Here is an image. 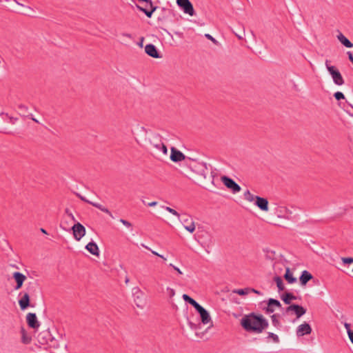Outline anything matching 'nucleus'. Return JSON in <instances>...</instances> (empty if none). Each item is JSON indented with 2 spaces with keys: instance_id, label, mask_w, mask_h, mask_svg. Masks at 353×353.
Returning <instances> with one entry per match:
<instances>
[{
  "instance_id": "obj_1",
  "label": "nucleus",
  "mask_w": 353,
  "mask_h": 353,
  "mask_svg": "<svg viewBox=\"0 0 353 353\" xmlns=\"http://www.w3.org/2000/svg\"><path fill=\"white\" fill-rule=\"evenodd\" d=\"M187 165L195 174L196 183L201 187L210 190L214 184V175L211 168H208L205 163L199 162L196 159L188 158Z\"/></svg>"
},
{
  "instance_id": "obj_2",
  "label": "nucleus",
  "mask_w": 353,
  "mask_h": 353,
  "mask_svg": "<svg viewBox=\"0 0 353 353\" xmlns=\"http://www.w3.org/2000/svg\"><path fill=\"white\" fill-rule=\"evenodd\" d=\"M241 327L248 332L260 334L269 325L268 320L261 314L251 312L241 319Z\"/></svg>"
},
{
  "instance_id": "obj_3",
  "label": "nucleus",
  "mask_w": 353,
  "mask_h": 353,
  "mask_svg": "<svg viewBox=\"0 0 353 353\" xmlns=\"http://www.w3.org/2000/svg\"><path fill=\"white\" fill-rule=\"evenodd\" d=\"M150 143L157 153L164 156L168 154V148L162 141L161 136L159 134H152L150 138Z\"/></svg>"
},
{
  "instance_id": "obj_4",
  "label": "nucleus",
  "mask_w": 353,
  "mask_h": 353,
  "mask_svg": "<svg viewBox=\"0 0 353 353\" xmlns=\"http://www.w3.org/2000/svg\"><path fill=\"white\" fill-rule=\"evenodd\" d=\"M37 285L35 282H30L28 283L26 292L23 293V295L19 300V305L21 310L27 309L28 307H34L30 304V294H32L34 290V287Z\"/></svg>"
},
{
  "instance_id": "obj_5",
  "label": "nucleus",
  "mask_w": 353,
  "mask_h": 353,
  "mask_svg": "<svg viewBox=\"0 0 353 353\" xmlns=\"http://www.w3.org/2000/svg\"><path fill=\"white\" fill-rule=\"evenodd\" d=\"M330 61H325V66L332 77L334 83L337 85H342L344 83V79L340 71L334 65L330 64Z\"/></svg>"
},
{
  "instance_id": "obj_6",
  "label": "nucleus",
  "mask_w": 353,
  "mask_h": 353,
  "mask_svg": "<svg viewBox=\"0 0 353 353\" xmlns=\"http://www.w3.org/2000/svg\"><path fill=\"white\" fill-rule=\"evenodd\" d=\"M221 179L224 185L227 188L230 189L233 193L240 192V185L237 184L232 178L228 176H222Z\"/></svg>"
},
{
  "instance_id": "obj_7",
  "label": "nucleus",
  "mask_w": 353,
  "mask_h": 353,
  "mask_svg": "<svg viewBox=\"0 0 353 353\" xmlns=\"http://www.w3.org/2000/svg\"><path fill=\"white\" fill-rule=\"evenodd\" d=\"M176 3L185 14L190 16L195 14L193 5L190 0H176Z\"/></svg>"
},
{
  "instance_id": "obj_8",
  "label": "nucleus",
  "mask_w": 353,
  "mask_h": 353,
  "mask_svg": "<svg viewBox=\"0 0 353 353\" xmlns=\"http://www.w3.org/2000/svg\"><path fill=\"white\" fill-rule=\"evenodd\" d=\"M170 150H171L170 159L172 161H173L174 163H178V162L185 160L186 163H187V162H189L188 161L189 157H185V154L183 152H181L180 150H179L178 149H176L174 147H171Z\"/></svg>"
},
{
  "instance_id": "obj_9",
  "label": "nucleus",
  "mask_w": 353,
  "mask_h": 353,
  "mask_svg": "<svg viewBox=\"0 0 353 353\" xmlns=\"http://www.w3.org/2000/svg\"><path fill=\"white\" fill-rule=\"evenodd\" d=\"M71 230H72L73 236L77 241H80L85 234V228L79 222L74 223Z\"/></svg>"
},
{
  "instance_id": "obj_10",
  "label": "nucleus",
  "mask_w": 353,
  "mask_h": 353,
  "mask_svg": "<svg viewBox=\"0 0 353 353\" xmlns=\"http://www.w3.org/2000/svg\"><path fill=\"white\" fill-rule=\"evenodd\" d=\"M134 301L137 307L143 308L145 305V299H143V293L139 288H133Z\"/></svg>"
},
{
  "instance_id": "obj_11",
  "label": "nucleus",
  "mask_w": 353,
  "mask_h": 353,
  "mask_svg": "<svg viewBox=\"0 0 353 353\" xmlns=\"http://www.w3.org/2000/svg\"><path fill=\"white\" fill-rule=\"evenodd\" d=\"M26 322L28 327L34 330H38L40 326V323L35 313H28L26 316Z\"/></svg>"
},
{
  "instance_id": "obj_12",
  "label": "nucleus",
  "mask_w": 353,
  "mask_h": 353,
  "mask_svg": "<svg viewBox=\"0 0 353 353\" xmlns=\"http://www.w3.org/2000/svg\"><path fill=\"white\" fill-rule=\"evenodd\" d=\"M145 52L148 56L152 58L159 59L162 57L157 47L152 43H149L145 46Z\"/></svg>"
},
{
  "instance_id": "obj_13",
  "label": "nucleus",
  "mask_w": 353,
  "mask_h": 353,
  "mask_svg": "<svg viewBox=\"0 0 353 353\" xmlns=\"http://www.w3.org/2000/svg\"><path fill=\"white\" fill-rule=\"evenodd\" d=\"M196 311L199 314L201 321L203 324H207L211 321L210 313L201 305L196 307Z\"/></svg>"
},
{
  "instance_id": "obj_14",
  "label": "nucleus",
  "mask_w": 353,
  "mask_h": 353,
  "mask_svg": "<svg viewBox=\"0 0 353 353\" xmlns=\"http://www.w3.org/2000/svg\"><path fill=\"white\" fill-rule=\"evenodd\" d=\"M267 307L263 308L267 314L273 313L274 311V307H281L280 301L272 298H270L267 301Z\"/></svg>"
},
{
  "instance_id": "obj_15",
  "label": "nucleus",
  "mask_w": 353,
  "mask_h": 353,
  "mask_svg": "<svg viewBox=\"0 0 353 353\" xmlns=\"http://www.w3.org/2000/svg\"><path fill=\"white\" fill-rule=\"evenodd\" d=\"M12 277L16 282L14 286L15 290H19L22 288L24 281L26 280V276L19 272H14L12 274Z\"/></svg>"
},
{
  "instance_id": "obj_16",
  "label": "nucleus",
  "mask_w": 353,
  "mask_h": 353,
  "mask_svg": "<svg viewBox=\"0 0 353 353\" xmlns=\"http://www.w3.org/2000/svg\"><path fill=\"white\" fill-rule=\"evenodd\" d=\"M183 217L181 221L184 225L185 229L190 233H193L195 230V225L191 217Z\"/></svg>"
},
{
  "instance_id": "obj_17",
  "label": "nucleus",
  "mask_w": 353,
  "mask_h": 353,
  "mask_svg": "<svg viewBox=\"0 0 353 353\" xmlns=\"http://www.w3.org/2000/svg\"><path fill=\"white\" fill-rule=\"evenodd\" d=\"M312 332V327L307 323H304L300 325L296 330L298 336H303L304 335L310 334Z\"/></svg>"
},
{
  "instance_id": "obj_18",
  "label": "nucleus",
  "mask_w": 353,
  "mask_h": 353,
  "mask_svg": "<svg viewBox=\"0 0 353 353\" xmlns=\"http://www.w3.org/2000/svg\"><path fill=\"white\" fill-rule=\"evenodd\" d=\"M148 6H150V10H148L146 8H143L138 4H136V7L139 10L143 12L148 18H151L154 12L157 9V6H154L152 1L151 3H147L145 7H147Z\"/></svg>"
},
{
  "instance_id": "obj_19",
  "label": "nucleus",
  "mask_w": 353,
  "mask_h": 353,
  "mask_svg": "<svg viewBox=\"0 0 353 353\" xmlns=\"http://www.w3.org/2000/svg\"><path fill=\"white\" fill-rule=\"evenodd\" d=\"M254 204L262 211L267 212L269 210V203L268 199L265 198L258 196L254 201Z\"/></svg>"
},
{
  "instance_id": "obj_20",
  "label": "nucleus",
  "mask_w": 353,
  "mask_h": 353,
  "mask_svg": "<svg viewBox=\"0 0 353 353\" xmlns=\"http://www.w3.org/2000/svg\"><path fill=\"white\" fill-rule=\"evenodd\" d=\"M281 300L284 302L286 305L291 304L292 301L296 300V299H301V297L296 296L293 293L290 292H285L281 296Z\"/></svg>"
},
{
  "instance_id": "obj_21",
  "label": "nucleus",
  "mask_w": 353,
  "mask_h": 353,
  "mask_svg": "<svg viewBox=\"0 0 353 353\" xmlns=\"http://www.w3.org/2000/svg\"><path fill=\"white\" fill-rule=\"evenodd\" d=\"M313 279L312 274L307 270H303L299 277V281L301 285L305 286L309 281Z\"/></svg>"
},
{
  "instance_id": "obj_22",
  "label": "nucleus",
  "mask_w": 353,
  "mask_h": 353,
  "mask_svg": "<svg viewBox=\"0 0 353 353\" xmlns=\"http://www.w3.org/2000/svg\"><path fill=\"white\" fill-rule=\"evenodd\" d=\"M85 249L92 255L99 256V249L97 243L94 241H91L85 245Z\"/></svg>"
},
{
  "instance_id": "obj_23",
  "label": "nucleus",
  "mask_w": 353,
  "mask_h": 353,
  "mask_svg": "<svg viewBox=\"0 0 353 353\" xmlns=\"http://www.w3.org/2000/svg\"><path fill=\"white\" fill-rule=\"evenodd\" d=\"M18 110L20 111V114L23 117H27L29 119H32L36 123H39V121L34 118L33 115L32 114H26L28 113V107L26 105L23 104H19L18 105Z\"/></svg>"
},
{
  "instance_id": "obj_24",
  "label": "nucleus",
  "mask_w": 353,
  "mask_h": 353,
  "mask_svg": "<svg viewBox=\"0 0 353 353\" xmlns=\"http://www.w3.org/2000/svg\"><path fill=\"white\" fill-rule=\"evenodd\" d=\"M283 278L288 283H290V284H292V283H294L296 282V278L293 276V274L291 272L290 268H286Z\"/></svg>"
},
{
  "instance_id": "obj_25",
  "label": "nucleus",
  "mask_w": 353,
  "mask_h": 353,
  "mask_svg": "<svg viewBox=\"0 0 353 353\" xmlns=\"http://www.w3.org/2000/svg\"><path fill=\"white\" fill-rule=\"evenodd\" d=\"M307 310L302 305L294 304V308L293 312L296 314V319L301 318L303 315L306 313Z\"/></svg>"
},
{
  "instance_id": "obj_26",
  "label": "nucleus",
  "mask_w": 353,
  "mask_h": 353,
  "mask_svg": "<svg viewBox=\"0 0 353 353\" xmlns=\"http://www.w3.org/2000/svg\"><path fill=\"white\" fill-rule=\"evenodd\" d=\"M338 39L339 41L346 48H352L353 43L347 38L345 37L341 32L337 36Z\"/></svg>"
},
{
  "instance_id": "obj_27",
  "label": "nucleus",
  "mask_w": 353,
  "mask_h": 353,
  "mask_svg": "<svg viewBox=\"0 0 353 353\" xmlns=\"http://www.w3.org/2000/svg\"><path fill=\"white\" fill-rule=\"evenodd\" d=\"M21 342L23 344H29L32 341L31 336H28L23 327H21Z\"/></svg>"
},
{
  "instance_id": "obj_28",
  "label": "nucleus",
  "mask_w": 353,
  "mask_h": 353,
  "mask_svg": "<svg viewBox=\"0 0 353 353\" xmlns=\"http://www.w3.org/2000/svg\"><path fill=\"white\" fill-rule=\"evenodd\" d=\"M273 281L276 283V286L278 288V291L279 292L285 290L284 283L281 276L278 275L274 276L273 278Z\"/></svg>"
},
{
  "instance_id": "obj_29",
  "label": "nucleus",
  "mask_w": 353,
  "mask_h": 353,
  "mask_svg": "<svg viewBox=\"0 0 353 353\" xmlns=\"http://www.w3.org/2000/svg\"><path fill=\"white\" fill-rule=\"evenodd\" d=\"M183 299L188 303L190 304L192 306H193L194 307V309L196 310V307H198L200 304H199L194 299H192V297H190L189 295L186 294H184L183 295Z\"/></svg>"
},
{
  "instance_id": "obj_30",
  "label": "nucleus",
  "mask_w": 353,
  "mask_h": 353,
  "mask_svg": "<svg viewBox=\"0 0 353 353\" xmlns=\"http://www.w3.org/2000/svg\"><path fill=\"white\" fill-rule=\"evenodd\" d=\"M48 337V339L50 338V336L48 332H41L38 335V341L41 344H45L48 343V339L46 337Z\"/></svg>"
},
{
  "instance_id": "obj_31",
  "label": "nucleus",
  "mask_w": 353,
  "mask_h": 353,
  "mask_svg": "<svg viewBox=\"0 0 353 353\" xmlns=\"http://www.w3.org/2000/svg\"><path fill=\"white\" fill-rule=\"evenodd\" d=\"M92 205L98 208L99 210H100L101 211L109 214L111 217L113 218L112 216V214L111 213V212L106 208L103 207L102 205L98 203H92Z\"/></svg>"
},
{
  "instance_id": "obj_32",
  "label": "nucleus",
  "mask_w": 353,
  "mask_h": 353,
  "mask_svg": "<svg viewBox=\"0 0 353 353\" xmlns=\"http://www.w3.org/2000/svg\"><path fill=\"white\" fill-rule=\"evenodd\" d=\"M258 196H255L254 194H252L250 190H247L244 192V198L245 199L252 202V201H255V200L256 199Z\"/></svg>"
},
{
  "instance_id": "obj_33",
  "label": "nucleus",
  "mask_w": 353,
  "mask_h": 353,
  "mask_svg": "<svg viewBox=\"0 0 353 353\" xmlns=\"http://www.w3.org/2000/svg\"><path fill=\"white\" fill-rule=\"evenodd\" d=\"M233 292L240 296H244L250 292V288L234 290Z\"/></svg>"
},
{
  "instance_id": "obj_34",
  "label": "nucleus",
  "mask_w": 353,
  "mask_h": 353,
  "mask_svg": "<svg viewBox=\"0 0 353 353\" xmlns=\"http://www.w3.org/2000/svg\"><path fill=\"white\" fill-rule=\"evenodd\" d=\"M14 1L18 4V5L24 7V8H25V9H24V10H22V11L19 12V13L23 14H28L30 12V11H32V9L30 6H23V4H21V3H19L17 0H14Z\"/></svg>"
},
{
  "instance_id": "obj_35",
  "label": "nucleus",
  "mask_w": 353,
  "mask_h": 353,
  "mask_svg": "<svg viewBox=\"0 0 353 353\" xmlns=\"http://www.w3.org/2000/svg\"><path fill=\"white\" fill-rule=\"evenodd\" d=\"M279 316V314H273L271 316V319H272V324L275 326V327H279L280 326V322L278 319V317Z\"/></svg>"
},
{
  "instance_id": "obj_36",
  "label": "nucleus",
  "mask_w": 353,
  "mask_h": 353,
  "mask_svg": "<svg viewBox=\"0 0 353 353\" xmlns=\"http://www.w3.org/2000/svg\"><path fill=\"white\" fill-rule=\"evenodd\" d=\"M267 338L268 339H272L274 343H279V336L276 334H274L272 332H268Z\"/></svg>"
},
{
  "instance_id": "obj_37",
  "label": "nucleus",
  "mask_w": 353,
  "mask_h": 353,
  "mask_svg": "<svg viewBox=\"0 0 353 353\" xmlns=\"http://www.w3.org/2000/svg\"><path fill=\"white\" fill-rule=\"evenodd\" d=\"M333 96H334V97L335 98V99H336V101H340V100H341V99H345V96H344L343 93V92H339V91L336 92L334 94V95H333Z\"/></svg>"
},
{
  "instance_id": "obj_38",
  "label": "nucleus",
  "mask_w": 353,
  "mask_h": 353,
  "mask_svg": "<svg viewBox=\"0 0 353 353\" xmlns=\"http://www.w3.org/2000/svg\"><path fill=\"white\" fill-rule=\"evenodd\" d=\"M76 196L80 199L82 201L85 202V203H89L90 205H92V203H93L94 202L91 201H89L88 200L85 196H82L81 194H80L79 193H75Z\"/></svg>"
},
{
  "instance_id": "obj_39",
  "label": "nucleus",
  "mask_w": 353,
  "mask_h": 353,
  "mask_svg": "<svg viewBox=\"0 0 353 353\" xmlns=\"http://www.w3.org/2000/svg\"><path fill=\"white\" fill-rule=\"evenodd\" d=\"M341 259L344 264H351L353 263V257H343Z\"/></svg>"
},
{
  "instance_id": "obj_40",
  "label": "nucleus",
  "mask_w": 353,
  "mask_h": 353,
  "mask_svg": "<svg viewBox=\"0 0 353 353\" xmlns=\"http://www.w3.org/2000/svg\"><path fill=\"white\" fill-rule=\"evenodd\" d=\"M205 37L207 38L208 39L210 40L214 44H215V45L219 44V42L210 34H205Z\"/></svg>"
},
{
  "instance_id": "obj_41",
  "label": "nucleus",
  "mask_w": 353,
  "mask_h": 353,
  "mask_svg": "<svg viewBox=\"0 0 353 353\" xmlns=\"http://www.w3.org/2000/svg\"><path fill=\"white\" fill-rule=\"evenodd\" d=\"M165 210L167 211H168L169 212H170L171 214L175 215V216H177L179 218L180 216L179 214L174 209L170 208V207H166L165 208Z\"/></svg>"
},
{
  "instance_id": "obj_42",
  "label": "nucleus",
  "mask_w": 353,
  "mask_h": 353,
  "mask_svg": "<svg viewBox=\"0 0 353 353\" xmlns=\"http://www.w3.org/2000/svg\"><path fill=\"white\" fill-rule=\"evenodd\" d=\"M294 304L295 303L290 304V305L285 308V313L288 314L290 312H293Z\"/></svg>"
},
{
  "instance_id": "obj_43",
  "label": "nucleus",
  "mask_w": 353,
  "mask_h": 353,
  "mask_svg": "<svg viewBox=\"0 0 353 353\" xmlns=\"http://www.w3.org/2000/svg\"><path fill=\"white\" fill-rule=\"evenodd\" d=\"M120 222L122 223L124 225L128 227V228H130L132 227V224L131 223H130L127 220H125V219H120Z\"/></svg>"
},
{
  "instance_id": "obj_44",
  "label": "nucleus",
  "mask_w": 353,
  "mask_h": 353,
  "mask_svg": "<svg viewBox=\"0 0 353 353\" xmlns=\"http://www.w3.org/2000/svg\"><path fill=\"white\" fill-rule=\"evenodd\" d=\"M190 327H191V329L192 330H197L199 327V324H195L191 321H189L188 323Z\"/></svg>"
},
{
  "instance_id": "obj_45",
  "label": "nucleus",
  "mask_w": 353,
  "mask_h": 353,
  "mask_svg": "<svg viewBox=\"0 0 353 353\" xmlns=\"http://www.w3.org/2000/svg\"><path fill=\"white\" fill-rule=\"evenodd\" d=\"M344 326H345V329H346V330H347V334H349V332H350L351 331H352V330H351V325H350V323H344Z\"/></svg>"
},
{
  "instance_id": "obj_46",
  "label": "nucleus",
  "mask_w": 353,
  "mask_h": 353,
  "mask_svg": "<svg viewBox=\"0 0 353 353\" xmlns=\"http://www.w3.org/2000/svg\"><path fill=\"white\" fill-rule=\"evenodd\" d=\"M347 54L348 56L349 60L351 61V63L353 64V54L351 52L348 51L347 52Z\"/></svg>"
},
{
  "instance_id": "obj_47",
  "label": "nucleus",
  "mask_w": 353,
  "mask_h": 353,
  "mask_svg": "<svg viewBox=\"0 0 353 353\" xmlns=\"http://www.w3.org/2000/svg\"><path fill=\"white\" fill-rule=\"evenodd\" d=\"M167 290H168V291H169V292H170V297H172V296H174V294H175V291H174L173 289L170 288H168Z\"/></svg>"
},
{
  "instance_id": "obj_48",
  "label": "nucleus",
  "mask_w": 353,
  "mask_h": 353,
  "mask_svg": "<svg viewBox=\"0 0 353 353\" xmlns=\"http://www.w3.org/2000/svg\"><path fill=\"white\" fill-rule=\"evenodd\" d=\"M170 266L172 267L174 270H176L179 274H182V272L177 267L174 266L172 263L170 264Z\"/></svg>"
},
{
  "instance_id": "obj_49",
  "label": "nucleus",
  "mask_w": 353,
  "mask_h": 353,
  "mask_svg": "<svg viewBox=\"0 0 353 353\" xmlns=\"http://www.w3.org/2000/svg\"><path fill=\"white\" fill-rule=\"evenodd\" d=\"M250 292H254V293H255L256 294H259V295L262 294V293L260 291H259V290H257L256 289H254V288H250Z\"/></svg>"
},
{
  "instance_id": "obj_50",
  "label": "nucleus",
  "mask_w": 353,
  "mask_h": 353,
  "mask_svg": "<svg viewBox=\"0 0 353 353\" xmlns=\"http://www.w3.org/2000/svg\"><path fill=\"white\" fill-rule=\"evenodd\" d=\"M348 336L351 342L353 343V330L349 332Z\"/></svg>"
},
{
  "instance_id": "obj_51",
  "label": "nucleus",
  "mask_w": 353,
  "mask_h": 353,
  "mask_svg": "<svg viewBox=\"0 0 353 353\" xmlns=\"http://www.w3.org/2000/svg\"><path fill=\"white\" fill-rule=\"evenodd\" d=\"M157 201H152L151 203H148L147 205L150 207H153V206H155L157 205Z\"/></svg>"
},
{
  "instance_id": "obj_52",
  "label": "nucleus",
  "mask_w": 353,
  "mask_h": 353,
  "mask_svg": "<svg viewBox=\"0 0 353 353\" xmlns=\"http://www.w3.org/2000/svg\"><path fill=\"white\" fill-rule=\"evenodd\" d=\"M122 36L126 37L129 39H132V35H131V34H129V33H122Z\"/></svg>"
},
{
  "instance_id": "obj_53",
  "label": "nucleus",
  "mask_w": 353,
  "mask_h": 353,
  "mask_svg": "<svg viewBox=\"0 0 353 353\" xmlns=\"http://www.w3.org/2000/svg\"><path fill=\"white\" fill-rule=\"evenodd\" d=\"M143 40H144V38L143 37H141V41L138 43V45L142 48L143 47Z\"/></svg>"
},
{
  "instance_id": "obj_54",
  "label": "nucleus",
  "mask_w": 353,
  "mask_h": 353,
  "mask_svg": "<svg viewBox=\"0 0 353 353\" xmlns=\"http://www.w3.org/2000/svg\"><path fill=\"white\" fill-rule=\"evenodd\" d=\"M69 216L70 218H71V219H72L73 221L77 222V221H76V219H75V218H74V216H73V214H72V212L69 214V216Z\"/></svg>"
},
{
  "instance_id": "obj_55",
  "label": "nucleus",
  "mask_w": 353,
  "mask_h": 353,
  "mask_svg": "<svg viewBox=\"0 0 353 353\" xmlns=\"http://www.w3.org/2000/svg\"><path fill=\"white\" fill-rule=\"evenodd\" d=\"M139 2H145L146 3H151V0H138Z\"/></svg>"
},
{
  "instance_id": "obj_56",
  "label": "nucleus",
  "mask_w": 353,
  "mask_h": 353,
  "mask_svg": "<svg viewBox=\"0 0 353 353\" xmlns=\"http://www.w3.org/2000/svg\"><path fill=\"white\" fill-rule=\"evenodd\" d=\"M40 231L43 233V234H48V232L47 231L44 229V228H40Z\"/></svg>"
},
{
  "instance_id": "obj_57",
  "label": "nucleus",
  "mask_w": 353,
  "mask_h": 353,
  "mask_svg": "<svg viewBox=\"0 0 353 353\" xmlns=\"http://www.w3.org/2000/svg\"><path fill=\"white\" fill-rule=\"evenodd\" d=\"M65 214H66L68 216H69V214H70V213H71V212L70 211V210H69L68 208H66V209L65 210Z\"/></svg>"
},
{
  "instance_id": "obj_58",
  "label": "nucleus",
  "mask_w": 353,
  "mask_h": 353,
  "mask_svg": "<svg viewBox=\"0 0 353 353\" xmlns=\"http://www.w3.org/2000/svg\"><path fill=\"white\" fill-rule=\"evenodd\" d=\"M236 36L238 37L239 39H243V36L240 35V34H236Z\"/></svg>"
},
{
  "instance_id": "obj_59",
  "label": "nucleus",
  "mask_w": 353,
  "mask_h": 353,
  "mask_svg": "<svg viewBox=\"0 0 353 353\" xmlns=\"http://www.w3.org/2000/svg\"><path fill=\"white\" fill-rule=\"evenodd\" d=\"M152 254L156 255V256H158L160 255L159 254H158L157 252H154V251H152Z\"/></svg>"
},
{
  "instance_id": "obj_60",
  "label": "nucleus",
  "mask_w": 353,
  "mask_h": 353,
  "mask_svg": "<svg viewBox=\"0 0 353 353\" xmlns=\"http://www.w3.org/2000/svg\"><path fill=\"white\" fill-rule=\"evenodd\" d=\"M159 256L160 258H161V259H163L164 261H165V260H166V259H165L163 255H161V254H160V255H159Z\"/></svg>"
},
{
  "instance_id": "obj_61",
  "label": "nucleus",
  "mask_w": 353,
  "mask_h": 353,
  "mask_svg": "<svg viewBox=\"0 0 353 353\" xmlns=\"http://www.w3.org/2000/svg\"><path fill=\"white\" fill-rule=\"evenodd\" d=\"M129 281H130L129 278H128V277H126V278H125V283H128Z\"/></svg>"
},
{
  "instance_id": "obj_62",
  "label": "nucleus",
  "mask_w": 353,
  "mask_h": 353,
  "mask_svg": "<svg viewBox=\"0 0 353 353\" xmlns=\"http://www.w3.org/2000/svg\"><path fill=\"white\" fill-rule=\"evenodd\" d=\"M51 353H56L55 352H51Z\"/></svg>"
}]
</instances>
